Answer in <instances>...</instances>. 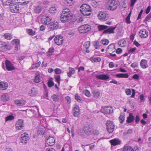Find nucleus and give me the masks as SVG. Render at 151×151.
<instances>
[{
	"label": "nucleus",
	"instance_id": "nucleus-7",
	"mask_svg": "<svg viewBox=\"0 0 151 151\" xmlns=\"http://www.w3.org/2000/svg\"><path fill=\"white\" fill-rule=\"evenodd\" d=\"M99 19L102 21H104L108 19V15L104 13V12L101 11L98 16Z\"/></svg>",
	"mask_w": 151,
	"mask_h": 151
},
{
	"label": "nucleus",
	"instance_id": "nucleus-58",
	"mask_svg": "<svg viewBox=\"0 0 151 151\" xmlns=\"http://www.w3.org/2000/svg\"><path fill=\"white\" fill-rule=\"evenodd\" d=\"M75 98L78 101L80 102L81 101V97L77 94L75 95Z\"/></svg>",
	"mask_w": 151,
	"mask_h": 151
},
{
	"label": "nucleus",
	"instance_id": "nucleus-24",
	"mask_svg": "<svg viewBox=\"0 0 151 151\" xmlns=\"http://www.w3.org/2000/svg\"><path fill=\"white\" fill-rule=\"evenodd\" d=\"M84 130L85 132L88 134H89L91 133V129L90 128L89 125L86 124L84 127Z\"/></svg>",
	"mask_w": 151,
	"mask_h": 151
},
{
	"label": "nucleus",
	"instance_id": "nucleus-60",
	"mask_svg": "<svg viewBox=\"0 0 151 151\" xmlns=\"http://www.w3.org/2000/svg\"><path fill=\"white\" fill-rule=\"evenodd\" d=\"M84 93L85 95H86V96L88 97H89L90 96V93L89 91L88 90H86L84 91Z\"/></svg>",
	"mask_w": 151,
	"mask_h": 151
},
{
	"label": "nucleus",
	"instance_id": "nucleus-49",
	"mask_svg": "<svg viewBox=\"0 0 151 151\" xmlns=\"http://www.w3.org/2000/svg\"><path fill=\"white\" fill-rule=\"evenodd\" d=\"M41 63L40 62H39L37 63L32 65V68L33 69H34L35 68H37L38 67L40 64Z\"/></svg>",
	"mask_w": 151,
	"mask_h": 151
},
{
	"label": "nucleus",
	"instance_id": "nucleus-28",
	"mask_svg": "<svg viewBox=\"0 0 151 151\" xmlns=\"http://www.w3.org/2000/svg\"><path fill=\"white\" fill-rule=\"evenodd\" d=\"M40 80L41 78L40 73H37L35 76L34 81L36 83H38L40 82Z\"/></svg>",
	"mask_w": 151,
	"mask_h": 151
},
{
	"label": "nucleus",
	"instance_id": "nucleus-3",
	"mask_svg": "<svg viewBox=\"0 0 151 151\" xmlns=\"http://www.w3.org/2000/svg\"><path fill=\"white\" fill-rule=\"evenodd\" d=\"M117 4L116 0H108L107 2L108 5L107 7L108 9L112 11L115 10L117 8Z\"/></svg>",
	"mask_w": 151,
	"mask_h": 151
},
{
	"label": "nucleus",
	"instance_id": "nucleus-39",
	"mask_svg": "<svg viewBox=\"0 0 151 151\" xmlns=\"http://www.w3.org/2000/svg\"><path fill=\"white\" fill-rule=\"evenodd\" d=\"M93 45L96 49H99L100 48V45L99 44V42L97 41L94 42L93 44Z\"/></svg>",
	"mask_w": 151,
	"mask_h": 151
},
{
	"label": "nucleus",
	"instance_id": "nucleus-8",
	"mask_svg": "<svg viewBox=\"0 0 151 151\" xmlns=\"http://www.w3.org/2000/svg\"><path fill=\"white\" fill-rule=\"evenodd\" d=\"M6 68L8 71L13 70L15 69V68L12 63L8 60L5 61Z\"/></svg>",
	"mask_w": 151,
	"mask_h": 151
},
{
	"label": "nucleus",
	"instance_id": "nucleus-30",
	"mask_svg": "<svg viewBox=\"0 0 151 151\" xmlns=\"http://www.w3.org/2000/svg\"><path fill=\"white\" fill-rule=\"evenodd\" d=\"M90 60L92 62H99L101 59L99 57H92L90 58Z\"/></svg>",
	"mask_w": 151,
	"mask_h": 151
},
{
	"label": "nucleus",
	"instance_id": "nucleus-40",
	"mask_svg": "<svg viewBox=\"0 0 151 151\" xmlns=\"http://www.w3.org/2000/svg\"><path fill=\"white\" fill-rule=\"evenodd\" d=\"M93 93L94 96L96 98H98L100 94V93L98 91L96 90L93 91Z\"/></svg>",
	"mask_w": 151,
	"mask_h": 151
},
{
	"label": "nucleus",
	"instance_id": "nucleus-56",
	"mask_svg": "<svg viewBox=\"0 0 151 151\" xmlns=\"http://www.w3.org/2000/svg\"><path fill=\"white\" fill-rule=\"evenodd\" d=\"M73 111H79V107L77 105H76L74 107Z\"/></svg>",
	"mask_w": 151,
	"mask_h": 151
},
{
	"label": "nucleus",
	"instance_id": "nucleus-36",
	"mask_svg": "<svg viewBox=\"0 0 151 151\" xmlns=\"http://www.w3.org/2000/svg\"><path fill=\"white\" fill-rule=\"evenodd\" d=\"M1 99L2 101H7L9 100V97L7 95L3 94L2 95Z\"/></svg>",
	"mask_w": 151,
	"mask_h": 151
},
{
	"label": "nucleus",
	"instance_id": "nucleus-61",
	"mask_svg": "<svg viewBox=\"0 0 151 151\" xmlns=\"http://www.w3.org/2000/svg\"><path fill=\"white\" fill-rule=\"evenodd\" d=\"M79 114V111H73V115L75 117H78Z\"/></svg>",
	"mask_w": 151,
	"mask_h": 151
},
{
	"label": "nucleus",
	"instance_id": "nucleus-12",
	"mask_svg": "<svg viewBox=\"0 0 151 151\" xmlns=\"http://www.w3.org/2000/svg\"><path fill=\"white\" fill-rule=\"evenodd\" d=\"M16 128L17 129L20 130L24 127L23 120L19 119L16 122Z\"/></svg>",
	"mask_w": 151,
	"mask_h": 151
},
{
	"label": "nucleus",
	"instance_id": "nucleus-9",
	"mask_svg": "<svg viewBox=\"0 0 151 151\" xmlns=\"http://www.w3.org/2000/svg\"><path fill=\"white\" fill-rule=\"evenodd\" d=\"M54 40L55 44L58 45H60L63 43V37L62 36L58 35L55 37Z\"/></svg>",
	"mask_w": 151,
	"mask_h": 151
},
{
	"label": "nucleus",
	"instance_id": "nucleus-63",
	"mask_svg": "<svg viewBox=\"0 0 151 151\" xmlns=\"http://www.w3.org/2000/svg\"><path fill=\"white\" fill-rule=\"evenodd\" d=\"M136 49V47L131 48L128 50V53H130L133 52L135 51Z\"/></svg>",
	"mask_w": 151,
	"mask_h": 151
},
{
	"label": "nucleus",
	"instance_id": "nucleus-62",
	"mask_svg": "<svg viewBox=\"0 0 151 151\" xmlns=\"http://www.w3.org/2000/svg\"><path fill=\"white\" fill-rule=\"evenodd\" d=\"M151 9V7L150 6H149L146 9L145 13L147 14L149 13Z\"/></svg>",
	"mask_w": 151,
	"mask_h": 151
},
{
	"label": "nucleus",
	"instance_id": "nucleus-2",
	"mask_svg": "<svg viewBox=\"0 0 151 151\" xmlns=\"http://www.w3.org/2000/svg\"><path fill=\"white\" fill-rule=\"evenodd\" d=\"M80 8V10L81 13L84 16H89L91 13V7L87 4H83Z\"/></svg>",
	"mask_w": 151,
	"mask_h": 151
},
{
	"label": "nucleus",
	"instance_id": "nucleus-64",
	"mask_svg": "<svg viewBox=\"0 0 151 151\" xmlns=\"http://www.w3.org/2000/svg\"><path fill=\"white\" fill-rule=\"evenodd\" d=\"M151 18V14H149L146 17L145 19V21H147L149 20Z\"/></svg>",
	"mask_w": 151,
	"mask_h": 151
},
{
	"label": "nucleus",
	"instance_id": "nucleus-21",
	"mask_svg": "<svg viewBox=\"0 0 151 151\" xmlns=\"http://www.w3.org/2000/svg\"><path fill=\"white\" fill-rule=\"evenodd\" d=\"M14 103L17 105L23 106L25 104L26 101L23 99H17L14 101Z\"/></svg>",
	"mask_w": 151,
	"mask_h": 151
},
{
	"label": "nucleus",
	"instance_id": "nucleus-19",
	"mask_svg": "<svg viewBox=\"0 0 151 151\" xmlns=\"http://www.w3.org/2000/svg\"><path fill=\"white\" fill-rule=\"evenodd\" d=\"M96 77L97 78L102 80L108 79L109 77L107 75L105 74H100L96 76Z\"/></svg>",
	"mask_w": 151,
	"mask_h": 151
},
{
	"label": "nucleus",
	"instance_id": "nucleus-57",
	"mask_svg": "<svg viewBox=\"0 0 151 151\" xmlns=\"http://www.w3.org/2000/svg\"><path fill=\"white\" fill-rule=\"evenodd\" d=\"M143 12V10L142 9L141 10L140 12L139 13V14H138L137 19V20H138L139 19H140L141 17V15H142V14Z\"/></svg>",
	"mask_w": 151,
	"mask_h": 151
},
{
	"label": "nucleus",
	"instance_id": "nucleus-33",
	"mask_svg": "<svg viewBox=\"0 0 151 151\" xmlns=\"http://www.w3.org/2000/svg\"><path fill=\"white\" fill-rule=\"evenodd\" d=\"M118 44L121 47H124L126 45V42L123 40H122L119 41Z\"/></svg>",
	"mask_w": 151,
	"mask_h": 151
},
{
	"label": "nucleus",
	"instance_id": "nucleus-35",
	"mask_svg": "<svg viewBox=\"0 0 151 151\" xmlns=\"http://www.w3.org/2000/svg\"><path fill=\"white\" fill-rule=\"evenodd\" d=\"M69 72L68 73L67 75L69 77H70L72 74L74 73L75 70L74 68H69Z\"/></svg>",
	"mask_w": 151,
	"mask_h": 151
},
{
	"label": "nucleus",
	"instance_id": "nucleus-53",
	"mask_svg": "<svg viewBox=\"0 0 151 151\" xmlns=\"http://www.w3.org/2000/svg\"><path fill=\"white\" fill-rule=\"evenodd\" d=\"M20 41L18 39L13 40L12 41V44H15L16 45L17 44H19Z\"/></svg>",
	"mask_w": 151,
	"mask_h": 151
},
{
	"label": "nucleus",
	"instance_id": "nucleus-51",
	"mask_svg": "<svg viewBox=\"0 0 151 151\" xmlns=\"http://www.w3.org/2000/svg\"><path fill=\"white\" fill-rule=\"evenodd\" d=\"M48 86L50 87H51L54 85V83L53 81L51 80H50L48 82Z\"/></svg>",
	"mask_w": 151,
	"mask_h": 151
},
{
	"label": "nucleus",
	"instance_id": "nucleus-37",
	"mask_svg": "<svg viewBox=\"0 0 151 151\" xmlns=\"http://www.w3.org/2000/svg\"><path fill=\"white\" fill-rule=\"evenodd\" d=\"M90 43L89 41H87L85 42L83 45V47L86 49H88L90 47Z\"/></svg>",
	"mask_w": 151,
	"mask_h": 151
},
{
	"label": "nucleus",
	"instance_id": "nucleus-54",
	"mask_svg": "<svg viewBox=\"0 0 151 151\" xmlns=\"http://www.w3.org/2000/svg\"><path fill=\"white\" fill-rule=\"evenodd\" d=\"M37 133L39 136H40L42 134L43 135L44 134V132L41 129H40L37 130Z\"/></svg>",
	"mask_w": 151,
	"mask_h": 151
},
{
	"label": "nucleus",
	"instance_id": "nucleus-41",
	"mask_svg": "<svg viewBox=\"0 0 151 151\" xmlns=\"http://www.w3.org/2000/svg\"><path fill=\"white\" fill-rule=\"evenodd\" d=\"M52 98L55 101H58L59 99V97L58 95H53L52 96Z\"/></svg>",
	"mask_w": 151,
	"mask_h": 151
},
{
	"label": "nucleus",
	"instance_id": "nucleus-55",
	"mask_svg": "<svg viewBox=\"0 0 151 151\" xmlns=\"http://www.w3.org/2000/svg\"><path fill=\"white\" fill-rule=\"evenodd\" d=\"M138 66V64L136 62H135L132 63L131 65V66L133 68H135L136 67H137Z\"/></svg>",
	"mask_w": 151,
	"mask_h": 151
},
{
	"label": "nucleus",
	"instance_id": "nucleus-34",
	"mask_svg": "<svg viewBox=\"0 0 151 151\" xmlns=\"http://www.w3.org/2000/svg\"><path fill=\"white\" fill-rule=\"evenodd\" d=\"M123 151H134L133 148L130 146H125L124 147Z\"/></svg>",
	"mask_w": 151,
	"mask_h": 151
},
{
	"label": "nucleus",
	"instance_id": "nucleus-1",
	"mask_svg": "<svg viewBox=\"0 0 151 151\" xmlns=\"http://www.w3.org/2000/svg\"><path fill=\"white\" fill-rule=\"evenodd\" d=\"M72 17L70 10L69 9H65L62 11L60 17V20L62 22L64 23L71 19Z\"/></svg>",
	"mask_w": 151,
	"mask_h": 151
},
{
	"label": "nucleus",
	"instance_id": "nucleus-45",
	"mask_svg": "<svg viewBox=\"0 0 151 151\" xmlns=\"http://www.w3.org/2000/svg\"><path fill=\"white\" fill-rule=\"evenodd\" d=\"M19 1V3H21V4L22 5H25L27 4L29 2L28 0H17Z\"/></svg>",
	"mask_w": 151,
	"mask_h": 151
},
{
	"label": "nucleus",
	"instance_id": "nucleus-50",
	"mask_svg": "<svg viewBox=\"0 0 151 151\" xmlns=\"http://www.w3.org/2000/svg\"><path fill=\"white\" fill-rule=\"evenodd\" d=\"M101 42L104 45H108L109 41L107 39L102 40L101 41Z\"/></svg>",
	"mask_w": 151,
	"mask_h": 151
},
{
	"label": "nucleus",
	"instance_id": "nucleus-31",
	"mask_svg": "<svg viewBox=\"0 0 151 151\" xmlns=\"http://www.w3.org/2000/svg\"><path fill=\"white\" fill-rule=\"evenodd\" d=\"M41 11V7L40 6L38 5L35 6L34 8L35 12L36 13H39Z\"/></svg>",
	"mask_w": 151,
	"mask_h": 151
},
{
	"label": "nucleus",
	"instance_id": "nucleus-38",
	"mask_svg": "<svg viewBox=\"0 0 151 151\" xmlns=\"http://www.w3.org/2000/svg\"><path fill=\"white\" fill-rule=\"evenodd\" d=\"M108 26L106 25H99L98 26V29L99 30L101 31L107 29Z\"/></svg>",
	"mask_w": 151,
	"mask_h": 151
},
{
	"label": "nucleus",
	"instance_id": "nucleus-32",
	"mask_svg": "<svg viewBox=\"0 0 151 151\" xmlns=\"http://www.w3.org/2000/svg\"><path fill=\"white\" fill-rule=\"evenodd\" d=\"M49 11L50 13L54 14L57 12V8L55 6H52L49 9Z\"/></svg>",
	"mask_w": 151,
	"mask_h": 151
},
{
	"label": "nucleus",
	"instance_id": "nucleus-10",
	"mask_svg": "<svg viewBox=\"0 0 151 151\" xmlns=\"http://www.w3.org/2000/svg\"><path fill=\"white\" fill-rule=\"evenodd\" d=\"M51 19L48 16H43L41 19V21L44 24L47 25L50 24Z\"/></svg>",
	"mask_w": 151,
	"mask_h": 151
},
{
	"label": "nucleus",
	"instance_id": "nucleus-46",
	"mask_svg": "<svg viewBox=\"0 0 151 151\" xmlns=\"http://www.w3.org/2000/svg\"><path fill=\"white\" fill-rule=\"evenodd\" d=\"M14 118V116L12 115H9L7 116L5 118L6 121H11L13 120Z\"/></svg>",
	"mask_w": 151,
	"mask_h": 151
},
{
	"label": "nucleus",
	"instance_id": "nucleus-5",
	"mask_svg": "<svg viewBox=\"0 0 151 151\" xmlns=\"http://www.w3.org/2000/svg\"><path fill=\"white\" fill-rule=\"evenodd\" d=\"M106 129L107 131L111 133L114 130L115 125L113 122L111 121H107L106 123Z\"/></svg>",
	"mask_w": 151,
	"mask_h": 151
},
{
	"label": "nucleus",
	"instance_id": "nucleus-13",
	"mask_svg": "<svg viewBox=\"0 0 151 151\" xmlns=\"http://www.w3.org/2000/svg\"><path fill=\"white\" fill-rule=\"evenodd\" d=\"M46 142L48 145L52 146L55 144V139L53 137H49L47 139Z\"/></svg>",
	"mask_w": 151,
	"mask_h": 151
},
{
	"label": "nucleus",
	"instance_id": "nucleus-42",
	"mask_svg": "<svg viewBox=\"0 0 151 151\" xmlns=\"http://www.w3.org/2000/svg\"><path fill=\"white\" fill-rule=\"evenodd\" d=\"M54 52V49L53 47L50 48L48 52V55L51 56Z\"/></svg>",
	"mask_w": 151,
	"mask_h": 151
},
{
	"label": "nucleus",
	"instance_id": "nucleus-25",
	"mask_svg": "<svg viewBox=\"0 0 151 151\" xmlns=\"http://www.w3.org/2000/svg\"><path fill=\"white\" fill-rule=\"evenodd\" d=\"M116 76L119 78H127L129 76L127 73H117L116 74Z\"/></svg>",
	"mask_w": 151,
	"mask_h": 151
},
{
	"label": "nucleus",
	"instance_id": "nucleus-27",
	"mask_svg": "<svg viewBox=\"0 0 151 151\" xmlns=\"http://www.w3.org/2000/svg\"><path fill=\"white\" fill-rule=\"evenodd\" d=\"M134 116H133L131 113H130L129 116L127 118V122L128 123H131L133 122L134 121Z\"/></svg>",
	"mask_w": 151,
	"mask_h": 151
},
{
	"label": "nucleus",
	"instance_id": "nucleus-15",
	"mask_svg": "<svg viewBox=\"0 0 151 151\" xmlns=\"http://www.w3.org/2000/svg\"><path fill=\"white\" fill-rule=\"evenodd\" d=\"M49 24V27L51 30L57 29L58 27V23L57 22L50 23Z\"/></svg>",
	"mask_w": 151,
	"mask_h": 151
},
{
	"label": "nucleus",
	"instance_id": "nucleus-29",
	"mask_svg": "<svg viewBox=\"0 0 151 151\" xmlns=\"http://www.w3.org/2000/svg\"><path fill=\"white\" fill-rule=\"evenodd\" d=\"M74 0H64V3L66 5L70 6L73 5L74 2Z\"/></svg>",
	"mask_w": 151,
	"mask_h": 151
},
{
	"label": "nucleus",
	"instance_id": "nucleus-11",
	"mask_svg": "<svg viewBox=\"0 0 151 151\" xmlns=\"http://www.w3.org/2000/svg\"><path fill=\"white\" fill-rule=\"evenodd\" d=\"M139 35L140 37L145 38L148 37V33L146 29H142L140 30L139 32Z\"/></svg>",
	"mask_w": 151,
	"mask_h": 151
},
{
	"label": "nucleus",
	"instance_id": "nucleus-6",
	"mask_svg": "<svg viewBox=\"0 0 151 151\" xmlns=\"http://www.w3.org/2000/svg\"><path fill=\"white\" fill-rule=\"evenodd\" d=\"M15 3L11 4L10 5V11L12 13H17L19 9V5L15 1Z\"/></svg>",
	"mask_w": 151,
	"mask_h": 151
},
{
	"label": "nucleus",
	"instance_id": "nucleus-44",
	"mask_svg": "<svg viewBox=\"0 0 151 151\" xmlns=\"http://www.w3.org/2000/svg\"><path fill=\"white\" fill-rule=\"evenodd\" d=\"M4 36L5 38L8 40H10L12 39V35L10 34H5L4 35Z\"/></svg>",
	"mask_w": 151,
	"mask_h": 151
},
{
	"label": "nucleus",
	"instance_id": "nucleus-4",
	"mask_svg": "<svg viewBox=\"0 0 151 151\" xmlns=\"http://www.w3.org/2000/svg\"><path fill=\"white\" fill-rule=\"evenodd\" d=\"M91 29L90 26L88 24H85L81 26L78 28V31L80 33H85L89 31Z\"/></svg>",
	"mask_w": 151,
	"mask_h": 151
},
{
	"label": "nucleus",
	"instance_id": "nucleus-59",
	"mask_svg": "<svg viewBox=\"0 0 151 151\" xmlns=\"http://www.w3.org/2000/svg\"><path fill=\"white\" fill-rule=\"evenodd\" d=\"M55 73L57 74H59L61 73V70L59 68H56L55 70Z\"/></svg>",
	"mask_w": 151,
	"mask_h": 151
},
{
	"label": "nucleus",
	"instance_id": "nucleus-20",
	"mask_svg": "<svg viewBox=\"0 0 151 151\" xmlns=\"http://www.w3.org/2000/svg\"><path fill=\"white\" fill-rule=\"evenodd\" d=\"M110 143L113 146H115L121 143V141L117 139H114L110 140Z\"/></svg>",
	"mask_w": 151,
	"mask_h": 151
},
{
	"label": "nucleus",
	"instance_id": "nucleus-18",
	"mask_svg": "<svg viewBox=\"0 0 151 151\" xmlns=\"http://www.w3.org/2000/svg\"><path fill=\"white\" fill-rule=\"evenodd\" d=\"M140 65L143 69L146 68L148 67L147 62L145 60H142L140 63Z\"/></svg>",
	"mask_w": 151,
	"mask_h": 151
},
{
	"label": "nucleus",
	"instance_id": "nucleus-14",
	"mask_svg": "<svg viewBox=\"0 0 151 151\" xmlns=\"http://www.w3.org/2000/svg\"><path fill=\"white\" fill-rule=\"evenodd\" d=\"M29 139L28 135L27 134H22L21 137V141L22 143L25 144L27 143Z\"/></svg>",
	"mask_w": 151,
	"mask_h": 151
},
{
	"label": "nucleus",
	"instance_id": "nucleus-43",
	"mask_svg": "<svg viewBox=\"0 0 151 151\" xmlns=\"http://www.w3.org/2000/svg\"><path fill=\"white\" fill-rule=\"evenodd\" d=\"M120 122L121 123H122L124 120L125 116L123 114L122 115L121 114L119 116V118Z\"/></svg>",
	"mask_w": 151,
	"mask_h": 151
},
{
	"label": "nucleus",
	"instance_id": "nucleus-16",
	"mask_svg": "<svg viewBox=\"0 0 151 151\" xmlns=\"http://www.w3.org/2000/svg\"><path fill=\"white\" fill-rule=\"evenodd\" d=\"M104 112L106 114H110L113 112L112 108L109 106H106L103 109Z\"/></svg>",
	"mask_w": 151,
	"mask_h": 151
},
{
	"label": "nucleus",
	"instance_id": "nucleus-23",
	"mask_svg": "<svg viewBox=\"0 0 151 151\" xmlns=\"http://www.w3.org/2000/svg\"><path fill=\"white\" fill-rule=\"evenodd\" d=\"M2 2L5 5H11V4L15 3L16 0H2Z\"/></svg>",
	"mask_w": 151,
	"mask_h": 151
},
{
	"label": "nucleus",
	"instance_id": "nucleus-52",
	"mask_svg": "<svg viewBox=\"0 0 151 151\" xmlns=\"http://www.w3.org/2000/svg\"><path fill=\"white\" fill-rule=\"evenodd\" d=\"M125 92L127 95H130L131 93V91L129 88L126 89L125 90Z\"/></svg>",
	"mask_w": 151,
	"mask_h": 151
},
{
	"label": "nucleus",
	"instance_id": "nucleus-17",
	"mask_svg": "<svg viewBox=\"0 0 151 151\" xmlns=\"http://www.w3.org/2000/svg\"><path fill=\"white\" fill-rule=\"evenodd\" d=\"M116 28V27H111L105 30L103 33V34H110L113 33L114 32V30Z\"/></svg>",
	"mask_w": 151,
	"mask_h": 151
},
{
	"label": "nucleus",
	"instance_id": "nucleus-47",
	"mask_svg": "<svg viewBox=\"0 0 151 151\" xmlns=\"http://www.w3.org/2000/svg\"><path fill=\"white\" fill-rule=\"evenodd\" d=\"M55 78L58 83V84L59 85L60 83V76L59 75H56L55 76Z\"/></svg>",
	"mask_w": 151,
	"mask_h": 151
},
{
	"label": "nucleus",
	"instance_id": "nucleus-26",
	"mask_svg": "<svg viewBox=\"0 0 151 151\" xmlns=\"http://www.w3.org/2000/svg\"><path fill=\"white\" fill-rule=\"evenodd\" d=\"M37 89L34 88H31V91L29 92V95L31 96H35L37 93Z\"/></svg>",
	"mask_w": 151,
	"mask_h": 151
},
{
	"label": "nucleus",
	"instance_id": "nucleus-22",
	"mask_svg": "<svg viewBox=\"0 0 151 151\" xmlns=\"http://www.w3.org/2000/svg\"><path fill=\"white\" fill-rule=\"evenodd\" d=\"M8 87L7 83L4 82H0V89L2 90L6 89Z\"/></svg>",
	"mask_w": 151,
	"mask_h": 151
},
{
	"label": "nucleus",
	"instance_id": "nucleus-48",
	"mask_svg": "<svg viewBox=\"0 0 151 151\" xmlns=\"http://www.w3.org/2000/svg\"><path fill=\"white\" fill-rule=\"evenodd\" d=\"M27 32L29 35L32 36L34 35L35 34V32L33 31L31 29H29L27 31Z\"/></svg>",
	"mask_w": 151,
	"mask_h": 151
}]
</instances>
